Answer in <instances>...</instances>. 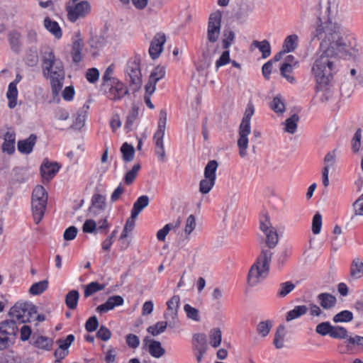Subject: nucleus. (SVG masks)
<instances>
[{
	"label": "nucleus",
	"instance_id": "nucleus-1",
	"mask_svg": "<svg viewBox=\"0 0 363 363\" xmlns=\"http://www.w3.org/2000/svg\"><path fill=\"white\" fill-rule=\"evenodd\" d=\"M315 38L320 40V55L313 62L311 73L317 90L323 91L320 101L327 102L333 97L329 85L337 71V59L352 56L354 49L342 35L340 25L332 22L330 18L324 22L318 18L317 27L312 33V40Z\"/></svg>",
	"mask_w": 363,
	"mask_h": 363
},
{
	"label": "nucleus",
	"instance_id": "nucleus-2",
	"mask_svg": "<svg viewBox=\"0 0 363 363\" xmlns=\"http://www.w3.org/2000/svg\"><path fill=\"white\" fill-rule=\"evenodd\" d=\"M41 67L43 76H65L62 61L57 57L52 49L46 48L41 52Z\"/></svg>",
	"mask_w": 363,
	"mask_h": 363
},
{
	"label": "nucleus",
	"instance_id": "nucleus-3",
	"mask_svg": "<svg viewBox=\"0 0 363 363\" xmlns=\"http://www.w3.org/2000/svg\"><path fill=\"white\" fill-rule=\"evenodd\" d=\"M254 106L252 104H247L244 116L239 127L238 146L239 147V155L241 157H245L247 156L248 135L251 133L250 119L254 114Z\"/></svg>",
	"mask_w": 363,
	"mask_h": 363
},
{
	"label": "nucleus",
	"instance_id": "nucleus-4",
	"mask_svg": "<svg viewBox=\"0 0 363 363\" xmlns=\"http://www.w3.org/2000/svg\"><path fill=\"white\" fill-rule=\"evenodd\" d=\"M37 313V307L32 303L19 301L10 309L9 315L14 322L18 320L25 323L33 322Z\"/></svg>",
	"mask_w": 363,
	"mask_h": 363
},
{
	"label": "nucleus",
	"instance_id": "nucleus-5",
	"mask_svg": "<svg viewBox=\"0 0 363 363\" xmlns=\"http://www.w3.org/2000/svg\"><path fill=\"white\" fill-rule=\"evenodd\" d=\"M17 332L18 328L13 320H5L0 323V350L13 344Z\"/></svg>",
	"mask_w": 363,
	"mask_h": 363
},
{
	"label": "nucleus",
	"instance_id": "nucleus-6",
	"mask_svg": "<svg viewBox=\"0 0 363 363\" xmlns=\"http://www.w3.org/2000/svg\"><path fill=\"white\" fill-rule=\"evenodd\" d=\"M125 73L129 77V86L133 92L138 91L142 84V74L140 66V60L138 58L130 60L128 62Z\"/></svg>",
	"mask_w": 363,
	"mask_h": 363
},
{
	"label": "nucleus",
	"instance_id": "nucleus-7",
	"mask_svg": "<svg viewBox=\"0 0 363 363\" xmlns=\"http://www.w3.org/2000/svg\"><path fill=\"white\" fill-rule=\"evenodd\" d=\"M66 10L69 20L75 22L78 18L85 17L90 12L91 6L87 1L71 0L67 5Z\"/></svg>",
	"mask_w": 363,
	"mask_h": 363
},
{
	"label": "nucleus",
	"instance_id": "nucleus-8",
	"mask_svg": "<svg viewBox=\"0 0 363 363\" xmlns=\"http://www.w3.org/2000/svg\"><path fill=\"white\" fill-rule=\"evenodd\" d=\"M222 14L217 11L210 15L208 23L207 39L210 43H216L220 35Z\"/></svg>",
	"mask_w": 363,
	"mask_h": 363
},
{
	"label": "nucleus",
	"instance_id": "nucleus-9",
	"mask_svg": "<svg viewBox=\"0 0 363 363\" xmlns=\"http://www.w3.org/2000/svg\"><path fill=\"white\" fill-rule=\"evenodd\" d=\"M104 89L108 98L113 101L120 100L128 94V89L118 79H112L111 83L106 85Z\"/></svg>",
	"mask_w": 363,
	"mask_h": 363
},
{
	"label": "nucleus",
	"instance_id": "nucleus-10",
	"mask_svg": "<svg viewBox=\"0 0 363 363\" xmlns=\"http://www.w3.org/2000/svg\"><path fill=\"white\" fill-rule=\"evenodd\" d=\"M179 302V296L174 295L167 303V309L164 314V317L169 322V327H174L178 322Z\"/></svg>",
	"mask_w": 363,
	"mask_h": 363
},
{
	"label": "nucleus",
	"instance_id": "nucleus-11",
	"mask_svg": "<svg viewBox=\"0 0 363 363\" xmlns=\"http://www.w3.org/2000/svg\"><path fill=\"white\" fill-rule=\"evenodd\" d=\"M272 252L269 250H262L260 256L257 258V262L254 263L249 272H266L269 270V264L271 262Z\"/></svg>",
	"mask_w": 363,
	"mask_h": 363
},
{
	"label": "nucleus",
	"instance_id": "nucleus-12",
	"mask_svg": "<svg viewBox=\"0 0 363 363\" xmlns=\"http://www.w3.org/2000/svg\"><path fill=\"white\" fill-rule=\"evenodd\" d=\"M167 113L165 109H162L160 111L159 121L157 130L155 132L153 140L155 147H164L163 138L164 136L166 123H167Z\"/></svg>",
	"mask_w": 363,
	"mask_h": 363
},
{
	"label": "nucleus",
	"instance_id": "nucleus-13",
	"mask_svg": "<svg viewBox=\"0 0 363 363\" xmlns=\"http://www.w3.org/2000/svg\"><path fill=\"white\" fill-rule=\"evenodd\" d=\"M166 42V35L163 33H157L150 42L149 54L152 60L158 58L163 50Z\"/></svg>",
	"mask_w": 363,
	"mask_h": 363
},
{
	"label": "nucleus",
	"instance_id": "nucleus-14",
	"mask_svg": "<svg viewBox=\"0 0 363 363\" xmlns=\"http://www.w3.org/2000/svg\"><path fill=\"white\" fill-rule=\"evenodd\" d=\"M260 229L266 235V244L269 248L274 247L278 243V234L273 227H272L268 218H266L265 222H260Z\"/></svg>",
	"mask_w": 363,
	"mask_h": 363
},
{
	"label": "nucleus",
	"instance_id": "nucleus-15",
	"mask_svg": "<svg viewBox=\"0 0 363 363\" xmlns=\"http://www.w3.org/2000/svg\"><path fill=\"white\" fill-rule=\"evenodd\" d=\"M165 76V69L162 66L156 67L151 72L148 82L145 89L149 93L153 94L155 91L157 83Z\"/></svg>",
	"mask_w": 363,
	"mask_h": 363
},
{
	"label": "nucleus",
	"instance_id": "nucleus-16",
	"mask_svg": "<svg viewBox=\"0 0 363 363\" xmlns=\"http://www.w3.org/2000/svg\"><path fill=\"white\" fill-rule=\"evenodd\" d=\"M60 168L57 162H50L48 159H45L40 169L43 179L49 182L58 172Z\"/></svg>",
	"mask_w": 363,
	"mask_h": 363
},
{
	"label": "nucleus",
	"instance_id": "nucleus-17",
	"mask_svg": "<svg viewBox=\"0 0 363 363\" xmlns=\"http://www.w3.org/2000/svg\"><path fill=\"white\" fill-rule=\"evenodd\" d=\"M106 196L100 194H94L91 198V206L89 211L93 216H96L99 211H103L106 208Z\"/></svg>",
	"mask_w": 363,
	"mask_h": 363
},
{
	"label": "nucleus",
	"instance_id": "nucleus-18",
	"mask_svg": "<svg viewBox=\"0 0 363 363\" xmlns=\"http://www.w3.org/2000/svg\"><path fill=\"white\" fill-rule=\"evenodd\" d=\"M123 298L121 296H110L108 300L101 305L96 307V311L98 313H106L110 310L113 309L116 306L123 305Z\"/></svg>",
	"mask_w": 363,
	"mask_h": 363
},
{
	"label": "nucleus",
	"instance_id": "nucleus-19",
	"mask_svg": "<svg viewBox=\"0 0 363 363\" xmlns=\"http://www.w3.org/2000/svg\"><path fill=\"white\" fill-rule=\"evenodd\" d=\"M144 342L148 346V352L153 357L160 358L164 354L165 350L159 341L150 340L148 337H146Z\"/></svg>",
	"mask_w": 363,
	"mask_h": 363
},
{
	"label": "nucleus",
	"instance_id": "nucleus-20",
	"mask_svg": "<svg viewBox=\"0 0 363 363\" xmlns=\"http://www.w3.org/2000/svg\"><path fill=\"white\" fill-rule=\"evenodd\" d=\"M16 134L14 132L7 131L4 135V143L1 146L3 152L12 155L15 151Z\"/></svg>",
	"mask_w": 363,
	"mask_h": 363
},
{
	"label": "nucleus",
	"instance_id": "nucleus-21",
	"mask_svg": "<svg viewBox=\"0 0 363 363\" xmlns=\"http://www.w3.org/2000/svg\"><path fill=\"white\" fill-rule=\"evenodd\" d=\"M36 140L37 136L35 134L30 135L25 140H19L17 144L18 151L23 154H30L33 151Z\"/></svg>",
	"mask_w": 363,
	"mask_h": 363
},
{
	"label": "nucleus",
	"instance_id": "nucleus-22",
	"mask_svg": "<svg viewBox=\"0 0 363 363\" xmlns=\"http://www.w3.org/2000/svg\"><path fill=\"white\" fill-rule=\"evenodd\" d=\"M31 204L34 221L36 224H38L44 216L47 201H31Z\"/></svg>",
	"mask_w": 363,
	"mask_h": 363
},
{
	"label": "nucleus",
	"instance_id": "nucleus-23",
	"mask_svg": "<svg viewBox=\"0 0 363 363\" xmlns=\"http://www.w3.org/2000/svg\"><path fill=\"white\" fill-rule=\"evenodd\" d=\"M321 307L325 310H330L335 307L337 298L328 293L320 294L317 297Z\"/></svg>",
	"mask_w": 363,
	"mask_h": 363
},
{
	"label": "nucleus",
	"instance_id": "nucleus-24",
	"mask_svg": "<svg viewBox=\"0 0 363 363\" xmlns=\"http://www.w3.org/2000/svg\"><path fill=\"white\" fill-rule=\"evenodd\" d=\"M84 43L82 39L75 40L72 46L71 55L72 62L75 64L79 63L82 60V51L83 50Z\"/></svg>",
	"mask_w": 363,
	"mask_h": 363
},
{
	"label": "nucleus",
	"instance_id": "nucleus-25",
	"mask_svg": "<svg viewBox=\"0 0 363 363\" xmlns=\"http://www.w3.org/2000/svg\"><path fill=\"white\" fill-rule=\"evenodd\" d=\"M44 26L57 39H60L62 38V30H61L59 24L56 21H52L49 17H46L44 19Z\"/></svg>",
	"mask_w": 363,
	"mask_h": 363
},
{
	"label": "nucleus",
	"instance_id": "nucleus-26",
	"mask_svg": "<svg viewBox=\"0 0 363 363\" xmlns=\"http://www.w3.org/2000/svg\"><path fill=\"white\" fill-rule=\"evenodd\" d=\"M149 197L146 195H143L138 198L136 201L134 203L131 213L133 218H137L139 213L148 206Z\"/></svg>",
	"mask_w": 363,
	"mask_h": 363
},
{
	"label": "nucleus",
	"instance_id": "nucleus-27",
	"mask_svg": "<svg viewBox=\"0 0 363 363\" xmlns=\"http://www.w3.org/2000/svg\"><path fill=\"white\" fill-rule=\"evenodd\" d=\"M45 78L50 79L52 96H57L62 88L65 76L55 75L45 77Z\"/></svg>",
	"mask_w": 363,
	"mask_h": 363
},
{
	"label": "nucleus",
	"instance_id": "nucleus-28",
	"mask_svg": "<svg viewBox=\"0 0 363 363\" xmlns=\"http://www.w3.org/2000/svg\"><path fill=\"white\" fill-rule=\"evenodd\" d=\"M6 97L9 100V107L10 108H15L17 104L18 97V89L16 87V82H11L9 84Z\"/></svg>",
	"mask_w": 363,
	"mask_h": 363
},
{
	"label": "nucleus",
	"instance_id": "nucleus-29",
	"mask_svg": "<svg viewBox=\"0 0 363 363\" xmlns=\"http://www.w3.org/2000/svg\"><path fill=\"white\" fill-rule=\"evenodd\" d=\"M123 160L125 162H130L134 159L135 148L130 144L124 143L121 147Z\"/></svg>",
	"mask_w": 363,
	"mask_h": 363
},
{
	"label": "nucleus",
	"instance_id": "nucleus-30",
	"mask_svg": "<svg viewBox=\"0 0 363 363\" xmlns=\"http://www.w3.org/2000/svg\"><path fill=\"white\" fill-rule=\"evenodd\" d=\"M21 35L18 32H11L9 34L8 39L9 42L11 46V50L16 52L19 53L21 48Z\"/></svg>",
	"mask_w": 363,
	"mask_h": 363
},
{
	"label": "nucleus",
	"instance_id": "nucleus-31",
	"mask_svg": "<svg viewBox=\"0 0 363 363\" xmlns=\"http://www.w3.org/2000/svg\"><path fill=\"white\" fill-rule=\"evenodd\" d=\"M298 35L296 34L287 36L283 43L284 52H293L298 45Z\"/></svg>",
	"mask_w": 363,
	"mask_h": 363
},
{
	"label": "nucleus",
	"instance_id": "nucleus-32",
	"mask_svg": "<svg viewBox=\"0 0 363 363\" xmlns=\"http://www.w3.org/2000/svg\"><path fill=\"white\" fill-rule=\"evenodd\" d=\"M79 294L77 290H71L65 296V304L71 310L77 308Z\"/></svg>",
	"mask_w": 363,
	"mask_h": 363
},
{
	"label": "nucleus",
	"instance_id": "nucleus-33",
	"mask_svg": "<svg viewBox=\"0 0 363 363\" xmlns=\"http://www.w3.org/2000/svg\"><path fill=\"white\" fill-rule=\"evenodd\" d=\"M218 167V163L216 160L209 161L204 168V177L216 180V170Z\"/></svg>",
	"mask_w": 363,
	"mask_h": 363
},
{
	"label": "nucleus",
	"instance_id": "nucleus-34",
	"mask_svg": "<svg viewBox=\"0 0 363 363\" xmlns=\"http://www.w3.org/2000/svg\"><path fill=\"white\" fill-rule=\"evenodd\" d=\"M269 106L277 113H282L285 111L284 100L280 94L274 97Z\"/></svg>",
	"mask_w": 363,
	"mask_h": 363
},
{
	"label": "nucleus",
	"instance_id": "nucleus-35",
	"mask_svg": "<svg viewBox=\"0 0 363 363\" xmlns=\"http://www.w3.org/2000/svg\"><path fill=\"white\" fill-rule=\"evenodd\" d=\"M299 121V116L298 114L294 113L291 117L287 118L284 123V131L291 134H294L297 129V123Z\"/></svg>",
	"mask_w": 363,
	"mask_h": 363
},
{
	"label": "nucleus",
	"instance_id": "nucleus-36",
	"mask_svg": "<svg viewBox=\"0 0 363 363\" xmlns=\"http://www.w3.org/2000/svg\"><path fill=\"white\" fill-rule=\"evenodd\" d=\"M284 337L285 327L284 325H281L277 328L274 339V345L277 349H281L284 347Z\"/></svg>",
	"mask_w": 363,
	"mask_h": 363
},
{
	"label": "nucleus",
	"instance_id": "nucleus-37",
	"mask_svg": "<svg viewBox=\"0 0 363 363\" xmlns=\"http://www.w3.org/2000/svg\"><path fill=\"white\" fill-rule=\"evenodd\" d=\"M48 287V281L47 279L34 283L29 289V293L34 296H38L43 293Z\"/></svg>",
	"mask_w": 363,
	"mask_h": 363
},
{
	"label": "nucleus",
	"instance_id": "nucleus-38",
	"mask_svg": "<svg viewBox=\"0 0 363 363\" xmlns=\"http://www.w3.org/2000/svg\"><path fill=\"white\" fill-rule=\"evenodd\" d=\"M293 65L289 62H284L280 67L281 76L291 84L295 82V78L291 75L293 72Z\"/></svg>",
	"mask_w": 363,
	"mask_h": 363
},
{
	"label": "nucleus",
	"instance_id": "nucleus-39",
	"mask_svg": "<svg viewBox=\"0 0 363 363\" xmlns=\"http://www.w3.org/2000/svg\"><path fill=\"white\" fill-rule=\"evenodd\" d=\"M252 45L259 50L263 58H267L271 55V46L268 40H264L261 42L254 40Z\"/></svg>",
	"mask_w": 363,
	"mask_h": 363
},
{
	"label": "nucleus",
	"instance_id": "nucleus-40",
	"mask_svg": "<svg viewBox=\"0 0 363 363\" xmlns=\"http://www.w3.org/2000/svg\"><path fill=\"white\" fill-rule=\"evenodd\" d=\"M32 201H48V194L43 186H37L33 190Z\"/></svg>",
	"mask_w": 363,
	"mask_h": 363
},
{
	"label": "nucleus",
	"instance_id": "nucleus-41",
	"mask_svg": "<svg viewBox=\"0 0 363 363\" xmlns=\"http://www.w3.org/2000/svg\"><path fill=\"white\" fill-rule=\"evenodd\" d=\"M196 226V223L195 216L194 215H190L186 220L185 227L184 229V240H189L190 239V235L194 231Z\"/></svg>",
	"mask_w": 363,
	"mask_h": 363
},
{
	"label": "nucleus",
	"instance_id": "nucleus-42",
	"mask_svg": "<svg viewBox=\"0 0 363 363\" xmlns=\"http://www.w3.org/2000/svg\"><path fill=\"white\" fill-rule=\"evenodd\" d=\"M308 308L306 306H297L293 310L287 313L286 320L291 321L294 319L298 318L300 316L306 313Z\"/></svg>",
	"mask_w": 363,
	"mask_h": 363
},
{
	"label": "nucleus",
	"instance_id": "nucleus-43",
	"mask_svg": "<svg viewBox=\"0 0 363 363\" xmlns=\"http://www.w3.org/2000/svg\"><path fill=\"white\" fill-rule=\"evenodd\" d=\"M167 325H169V322L167 320L166 321L157 322L155 325L149 326L147 331L153 336H157L164 332Z\"/></svg>",
	"mask_w": 363,
	"mask_h": 363
},
{
	"label": "nucleus",
	"instance_id": "nucleus-44",
	"mask_svg": "<svg viewBox=\"0 0 363 363\" xmlns=\"http://www.w3.org/2000/svg\"><path fill=\"white\" fill-rule=\"evenodd\" d=\"M38 62V55L36 48L28 50L26 55V64L29 67H34Z\"/></svg>",
	"mask_w": 363,
	"mask_h": 363
},
{
	"label": "nucleus",
	"instance_id": "nucleus-45",
	"mask_svg": "<svg viewBox=\"0 0 363 363\" xmlns=\"http://www.w3.org/2000/svg\"><path fill=\"white\" fill-rule=\"evenodd\" d=\"M353 320V314L350 311H342L338 313H337L333 317V322L335 323H348Z\"/></svg>",
	"mask_w": 363,
	"mask_h": 363
},
{
	"label": "nucleus",
	"instance_id": "nucleus-46",
	"mask_svg": "<svg viewBox=\"0 0 363 363\" xmlns=\"http://www.w3.org/2000/svg\"><path fill=\"white\" fill-rule=\"evenodd\" d=\"M86 118V110H79L71 128L77 130L81 129L84 125Z\"/></svg>",
	"mask_w": 363,
	"mask_h": 363
},
{
	"label": "nucleus",
	"instance_id": "nucleus-47",
	"mask_svg": "<svg viewBox=\"0 0 363 363\" xmlns=\"http://www.w3.org/2000/svg\"><path fill=\"white\" fill-rule=\"evenodd\" d=\"M140 169V165L139 164H134L132 169L125 174L124 182L127 185L132 184L135 179Z\"/></svg>",
	"mask_w": 363,
	"mask_h": 363
},
{
	"label": "nucleus",
	"instance_id": "nucleus-48",
	"mask_svg": "<svg viewBox=\"0 0 363 363\" xmlns=\"http://www.w3.org/2000/svg\"><path fill=\"white\" fill-rule=\"evenodd\" d=\"M52 341L44 336H39L33 342V345L38 348L50 350L52 347Z\"/></svg>",
	"mask_w": 363,
	"mask_h": 363
},
{
	"label": "nucleus",
	"instance_id": "nucleus-49",
	"mask_svg": "<svg viewBox=\"0 0 363 363\" xmlns=\"http://www.w3.org/2000/svg\"><path fill=\"white\" fill-rule=\"evenodd\" d=\"M105 285L100 284L98 282H91L88 285L86 286L85 290H84V296L89 297L94 294L101 291L104 289Z\"/></svg>",
	"mask_w": 363,
	"mask_h": 363
},
{
	"label": "nucleus",
	"instance_id": "nucleus-50",
	"mask_svg": "<svg viewBox=\"0 0 363 363\" xmlns=\"http://www.w3.org/2000/svg\"><path fill=\"white\" fill-rule=\"evenodd\" d=\"M138 116V108L133 105L130 111L125 123V128L128 130H131L132 125Z\"/></svg>",
	"mask_w": 363,
	"mask_h": 363
},
{
	"label": "nucleus",
	"instance_id": "nucleus-51",
	"mask_svg": "<svg viewBox=\"0 0 363 363\" xmlns=\"http://www.w3.org/2000/svg\"><path fill=\"white\" fill-rule=\"evenodd\" d=\"M235 38V33L231 30H225L223 31V38L222 40L223 48L228 49Z\"/></svg>",
	"mask_w": 363,
	"mask_h": 363
},
{
	"label": "nucleus",
	"instance_id": "nucleus-52",
	"mask_svg": "<svg viewBox=\"0 0 363 363\" xmlns=\"http://www.w3.org/2000/svg\"><path fill=\"white\" fill-rule=\"evenodd\" d=\"M216 180L211 179H201L199 183V191L203 194H206L210 192L212 188L214 186Z\"/></svg>",
	"mask_w": 363,
	"mask_h": 363
},
{
	"label": "nucleus",
	"instance_id": "nucleus-53",
	"mask_svg": "<svg viewBox=\"0 0 363 363\" xmlns=\"http://www.w3.org/2000/svg\"><path fill=\"white\" fill-rule=\"evenodd\" d=\"M135 219L136 218H133V214L131 213L130 217L126 220L123 232L120 236L121 240L123 241L125 238H128V233L133 231L135 227Z\"/></svg>",
	"mask_w": 363,
	"mask_h": 363
},
{
	"label": "nucleus",
	"instance_id": "nucleus-54",
	"mask_svg": "<svg viewBox=\"0 0 363 363\" xmlns=\"http://www.w3.org/2000/svg\"><path fill=\"white\" fill-rule=\"evenodd\" d=\"M211 344L213 347H218L221 342L222 333L220 328H213L210 331Z\"/></svg>",
	"mask_w": 363,
	"mask_h": 363
},
{
	"label": "nucleus",
	"instance_id": "nucleus-55",
	"mask_svg": "<svg viewBox=\"0 0 363 363\" xmlns=\"http://www.w3.org/2000/svg\"><path fill=\"white\" fill-rule=\"evenodd\" d=\"M184 310L188 318L199 322L201 320L199 311L196 308L192 307L189 304H186L184 306Z\"/></svg>",
	"mask_w": 363,
	"mask_h": 363
},
{
	"label": "nucleus",
	"instance_id": "nucleus-56",
	"mask_svg": "<svg viewBox=\"0 0 363 363\" xmlns=\"http://www.w3.org/2000/svg\"><path fill=\"white\" fill-rule=\"evenodd\" d=\"M266 278V274H248L247 277V284L252 287L257 286Z\"/></svg>",
	"mask_w": 363,
	"mask_h": 363
},
{
	"label": "nucleus",
	"instance_id": "nucleus-57",
	"mask_svg": "<svg viewBox=\"0 0 363 363\" xmlns=\"http://www.w3.org/2000/svg\"><path fill=\"white\" fill-rule=\"evenodd\" d=\"M272 322L270 320L261 321L257 326V332L262 337H266L272 328Z\"/></svg>",
	"mask_w": 363,
	"mask_h": 363
},
{
	"label": "nucleus",
	"instance_id": "nucleus-58",
	"mask_svg": "<svg viewBox=\"0 0 363 363\" xmlns=\"http://www.w3.org/2000/svg\"><path fill=\"white\" fill-rule=\"evenodd\" d=\"M330 337L338 339H347V330L341 326H333Z\"/></svg>",
	"mask_w": 363,
	"mask_h": 363
},
{
	"label": "nucleus",
	"instance_id": "nucleus-59",
	"mask_svg": "<svg viewBox=\"0 0 363 363\" xmlns=\"http://www.w3.org/2000/svg\"><path fill=\"white\" fill-rule=\"evenodd\" d=\"M332 328L333 325L329 322H323L316 326L315 332L321 335H330Z\"/></svg>",
	"mask_w": 363,
	"mask_h": 363
},
{
	"label": "nucleus",
	"instance_id": "nucleus-60",
	"mask_svg": "<svg viewBox=\"0 0 363 363\" xmlns=\"http://www.w3.org/2000/svg\"><path fill=\"white\" fill-rule=\"evenodd\" d=\"M322 226V216L319 213H316L312 220V232L313 234H319Z\"/></svg>",
	"mask_w": 363,
	"mask_h": 363
},
{
	"label": "nucleus",
	"instance_id": "nucleus-61",
	"mask_svg": "<svg viewBox=\"0 0 363 363\" xmlns=\"http://www.w3.org/2000/svg\"><path fill=\"white\" fill-rule=\"evenodd\" d=\"M82 230L86 233H93L96 232V223L92 219L86 220L82 226Z\"/></svg>",
	"mask_w": 363,
	"mask_h": 363
},
{
	"label": "nucleus",
	"instance_id": "nucleus-62",
	"mask_svg": "<svg viewBox=\"0 0 363 363\" xmlns=\"http://www.w3.org/2000/svg\"><path fill=\"white\" fill-rule=\"evenodd\" d=\"M77 233L78 230L75 226H69L65 230L63 234V238L65 240L67 241L72 240L76 238Z\"/></svg>",
	"mask_w": 363,
	"mask_h": 363
},
{
	"label": "nucleus",
	"instance_id": "nucleus-63",
	"mask_svg": "<svg viewBox=\"0 0 363 363\" xmlns=\"http://www.w3.org/2000/svg\"><path fill=\"white\" fill-rule=\"evenodd\" d=\"M99 77V71L96 68L89 69L86 73V79L90 83H95Z\"/></svg>",
	"mask_w": 363,
	"mask_h": 363
},
{
	"label": "nucleus",
	"instance_id": "nucleus-64",
	"mask_svg": "<svg viewBox=\"0 0 363 363\" xmlns=\"http://www.w3.org/2000/svg\"><path fill=\"white\" fill-rule=\"evenodd\" d=\"M354 214L363 216V194L353 204Z\"/></svg>",
	"mask_w": 363,
	"mask_h": 363
}]
</instances>
